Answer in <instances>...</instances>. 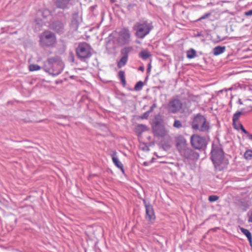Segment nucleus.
Here are the masks:
<instances>
[{
    "label": "nucleus",
    "mask_w": 252,
    "mask_h": 252,
    "mask_svg": "<svg viewBox=\"0 0 252 252\" xmlns=\"http://www.w3.org/2000/svg\"><path fill=\"white\" fill-rule=\"evenodd\" d=\"M176 146L178 150L180 153H184L186 155L187 157L191 159L193 158H199V154L196 152L193 151L189 148H187V141L185 138L179 135L175 138Z\"/></svg>",
    "instance_id": "nucleus-1"
},
{
    "label": "nucleus",
    "mask_w": 252,
    "mask_h": 252,
    "mask_svg": "<svg viewBox=\"0 0 252 252\" xmlns=\"http://www.w3.org/2000/svg\"><path fill=\"white\" fill-rule=\"evenodd\" d=\"M192 127L194 129L205 132L210 129V125L205 117L201 115H197L192 121Z\"/></svg>",
    "instance_id": "nucleus-2"
},
{
    "label": "nucleus",
    "mask_w": 252,
    "mask_h": 252,
    "mask_svg": "<svg viewBox=\"0 0 252 252\" xmlns=\"http://www.w3.org/2000/svg\"><path fill=\"white\" fill-rule=\"evenodd\" d=\"M136 31V35L140 38H144L153 29V26L151 22H145L142 23H137L134 26Z\"/></svg>",
    "instance_id": "nucleus-3"
},
{
    "label": "nucleus",
    "mask_w": 252,
    "mask_h": 252,
    "mask_svg": "<svg viewBox=\"0 0 252 252\" xmlns=\"http://www.w3.org/2000/svg\"><path fill=\"white\" fill-rule=\"evenodd\" d=\"M211 159L215 167L221 170L224 159L222 150L220 148L214 149L211 152Z\"/></svg>",
    "instance_id": "nucleus-4"
},
{
    "label": "nucleus",
    "mask_w": 252,
    "mask_h": 252,
    "mask_svg": "<svg viewBox=\"0 0 252 252\" xmlns=\"http://www.w3.org/2000/svg\"><path fill=\"white\" fill-rule=\"evenodd\" d=\"M56 41L57 39L55 34L50 31L44 32L40 37V43L43 46H52L56 43Z\"/></svg>",
    "instance_id": "nucleus-5"
},
{
    "label": "nucleus",
    "mask_w": 252,
    "mask_h": 252,
    "mask_svg": "<svg viewBox=\"0 0 252 252\" xmlns=\"http://www.w3.org/2000/svg\"><path fill=\"white\" fill-rule=\"evenodd\" d=\"M91 46L86 42L80 43L76 48V54L81 59L91 57Z\"/></svg>",
    "instance_id": "nucleus-6"
},
{
    "label": "nucleus",
    "mask_w": 252,
    "mask_h": 252,
    "mask_svg": "<svg viewBox=\"0 0 252 252\" xmlns=\"http://www.w3.org/2000/svg\"><path fill=\"white\" fill-rule=\"evenodd\" d=\"M190 143L194 149L200 150L206 146L207 141L204 137L197 134H193L191 136Z\"/></svg>",
    "instance_id": "nucleus-7"
},
{
    "label": "nucleus",
    "mask_w": 252,
    "mask_h": 252,
    "mask_svg": "<svg viewBox=\"0 0 252 252\" xmlns=\"http://www.w3.org/2000/svg\"><path fill=\"white\" fill-rule=\"evenodd\" d=\"M50 66L52 68H49L48 71L54 76L59 75L62 71V63L57 62L55 59L51 58L48 61Z\"/></svg>",
    "instance_id": "nucleus-8"
},
{
    "label": "nucleus",
    "mask_w": 252,
    "mask_h": 252,
    "mask_svg": "<svg viewBox=\"0 0 252 252\" xmlns=\"http://www.w3.org/2000/svg\"><path fill=\"white\" fill-rule=\"evenodd\" d=\"M182 108L183 103L178 99H174L171 100L168 105L169 111L174 114L179 112Z\"/></svg>",
    "instance_id": "nucleus-9"
},
{
    "label": "nucleus",
    "mask_w": 252,
    "mask_h": 252,
    "mask_svg": "<svg viewBox=\"0 0 252 252\" xmlns=\"http://www.w3.org/2000/svg\"><path fill=\"white\" fill-rule=\"evenodd\" d=\"M143 202L146 209V219L153 222L156 220L153 207L149 204H148L145 200H143Z\"/></svg>",
    "instance_id": "nucleus-10"
},
{
    "label": "nucleus",
    "mask_w": 252,
    "mask_h": 252,
    "mask_svg": "<svg viewBox=\"0 0 252 252\" xmlns=\"http://www.w3.org/2000/svg\"><path fill=\"white\" fill-rule=\"evenodd\" d=\"M153 129L155 134L158 137H164L167 133V131L164 127L163 126L158 123H157L156 125L153 126Z\"/></svg>",
    "instance_id": "nucleus-11"
},
{
    "label": "nucleus",
    "mask_w": 252,
    "mask_h": 252,
    "mask_svg": "<svg viewBox=\"0 0 252 252\" xmlns=\"http://www.w3.org/2000/svg\"><path fill=\"white\" fill-rule=\"evenodd\" d=\"M130 38V33L128 29H124L120 32L119 40L123 44L126 43Z\"/></svg>",
    "instance_id": "nucleus-12"
},
{
    "label": "nucleus",
    "mask_w": 252,
    "mask_h": 252,
    "mask_svg": "<svg viewBox=\"0 0 252 252\" xmlns=\"http://www.w3.org/2000/svg\"><path fill=\"white\" fill-rule=\"evenodd\" d=\"M112 159L114 163V164L120 170L122 171L123 173H124L125 170L123 167V164L119 160L118 158L117 157V152L116 151H114L113 154L111 155Z\"/></svg>",
    "instance_id": "nucleus-13"
},
{
    "label": "nucleus",
    "mask_w": 252,
    "mask_h": 252,
    "mask_svg": "<svg viewBox=\"0 0 252 252\" xmlns=\"http://www.w3.org/2000/svg\"><path fill=\"white\" fill-rule=\"evenodd\" d=\"M243 114V112L240 111H237L236 112L233 116L232 118V121H233V124L234 126V127L236 129H238V127H237V123L239 125V120L240 117V116Z\"/></svg>",
    "instance_id": "nucleus-14"
},
{
    "label": "nucleus",
    "mask_w": 252,
    "mask_h": 252,
    "mask_svg": "<svg viewBox=\"0 0 252 252\" xmlns=\"http://www.w3.org/2000/svg\"><path fill=\"white\" fill-rule=\"evenodd\" d=\"M70 0H56L57 6L61 8L66 7Z\"/></svg>",
    "instance_id": "nucleus-15"
},
{
    "label": "nucleus",
    "mask_w": 252,
    "mask_h": 252,
    "mask_svg": "<svg viewBox=\"0 0 252 252\" xmlns=\"http://www.w3.org/2000/svg\"><path fill=\"white\" fill-rule=\"evenodd\" d=\"M225 50V46H218L213 49V54L215 56H218L223 53Z\"/></svg>",
    "instance_id": "nucleus-16"
},
{
    "label": "nucleus",
    "mask_w": 252,
    "mask_h": 252,
    "mask_svg": "<svg viewBox=\"0 0 252 252\" xmlns=\"http://www.w3.org/2000/svg\"><path fill=\"white\" fill-rule=\"evenodd\" d=\"M241 231L247 237L250 244H252V235L250 231L243 227L240 228Z\"/></svg>",
    "instance_id": "nucleus-17"
},
{
    "label": "nucleus",
    "mask_w": 252,
    "mask_h": 252,
    "mask_svg": "<svg viewBox=\"0 0 252 252\" xmlns=\"http://www.w3.org/2000/svg\"><path fill=\"white\" fill-rule=\"evenodd\" d=\"M151 56V53L149 52V51L146 50H144L141 51L139 53V57L141 58L143 60H147L148 58Z\"/></svg>",
    "instance_id": "nucleus-18"
},
{
    "label": "nucleus",
    "mask_w": 252,
    "mask_h": 252,
    "mask_svg": "<svg viewBox=\"0 0 252 252\" xmlns=\"http://www.w3.org/2000/svg\"><path fill=\"white\" fill-rule=\"evenodd\" d=\"M196 56V52L193 49H190L187 52V57L188 59H193Z\"/></svg>",
    "instance_id": "nucleus-19"
},
{
    "label": "nucleus",
    "mask_w": 252,
    "mask_h": 252,
    "mask_svg": "<svg viewBox=\"0 0 252 252\" xmlns=\"http://www.w3.org/2000/svg\"><path fill=\"white\" fill-rule=\"evenodd\" d=\"M119 77L120 79L121 83L123 86V87H125L126 85V80L125 76V72L123 70H121L119 72Z\"/></svg>",
    "instance_id": "nucleus-20"
},
{
    "label": "nucleus",
    "mask_w": 252,
    "mask_h": 252,
    "mask_svg": "<svg viewBox=\"0 0 252 252\" xmlns=\"http://www.w3.org/2000/svg\"><path fill=\"white\" fill-rule=\"evenodd\" d=\"M127 61V57L126 56H123L118 63L119 68L125 66Z\"/></svg>",
    "instance_id": "nucleus-21"
},
{
    "label": "nucleus",
    "mask_w": 252,
    "mask_h": 252,
    "mask_svg": "<svg viewBox=\"0 0 252 252\" xmlns=\"http://www.w3.org/2000/svg\"><path fill=\"white\" fill-rule=\"evenodd\" d=\"M244 157L248 160L252 159V150L248 149L246 150L244 153Z\"/></svg>",
    "instance_id": "nucleus-22"
},
{
    "label": "nucleus",
    "mask_w": 252,
    "mask_h": 252,
    "mask_svg": "<svg viewBox=\"0 0 252 252\" xmlns=\"http://www.w3.org/2000/svg\"><path fill=\"white\" fill-rule=\"evenodd\" d=\"M143 86V83L142 81H139L135 85L134 89L135 91H140L142 89Z\"/></svg>",
    "instance_id": "nucleus-23"
},
{
    "label": "nucleus",
    "mask_w": 252,
    "mask_h": 252,
    "mask_svg": "<svg viewBox=\"0 0 252 252\" xmlns=\"http://www.w3.org/2000/svg\"><path fill=\"white\" fill-rule=\"evenodd\" d=\"M173 126L177 128H180L182 127V124L179 120H176L173 124Z\"/></svg>",
    "instance_id": "nucleus-24"
},
{
    "label": "nucleus",
    "mask_w": 252,
    "mask_h": 252,
    "mask_svg": "<svg viewBox=\"0 0 252 252\" xmlns=\"http://www.w3.org/2000/svg\"><path fill=\"white\" fill-rule=\"evenodd\" d=\"M219 198V197L217 195H211L209 196L208 200L210 202H215L217 201Z\"/></svg>",
    "instance_id": "nucleus-25"
},
{
    "label": "nucleus",
    "mask_w": 252,
    "mask_h": 252,
    "mask_svg": "<svg viewBox=\"0 0 252 252\" xmlns=\"http://www.w3.org/2000/svg\"><path fill=\"white\" fill-rule=\"evenodd\" d=\"M240 126V128L242 130V131L245 133V134H247V135L248 136V134L249 132L244 128V126H243V125L241 124H239V125Z\"/></svg>",
    "instance_id": "nucleus-26"
},
{
    "label": "nucleus",
    "mask_w": 252,
    "mask_h": 252,
    "mask_svg": "<svg viewBox=\"0 0 252 252\" xmlns=\"http://www.w3.org/2000/svg\"><path fill=\"white\" fill-rule=\"evenodd\" d=\"M40 69V67L39 65L36 64H32V71L38 70Z\"/></svg>",
    "instance_id": "nucleus-27"
},
{
    "label": "nucleus",
    "mask_w": 252,
    "mask_h": 252,
    "mask_svg": "<svg viewBox=\"0 0 252 252\" xmlns=\"http://www.w3.org/2000/svg\"><path fill=\"white\" fill-rule=\"evenodd\" d=\"M151 68H152V65H151V63H149L148 65V68H147V72L148 73H150V72H151Z\"/></svg>",
    "instance_id": "nucleus-28"
},
{
    "label": "nucleus",
    "mask_w": 252,
    "mask_h": 252,
    "mask_svg": "<svg viewBox=\"0 0 252 252\" xmlns=\"http://www.w3.org/2000/svg\"><path fill=\"white\" fill-rule=\"evenodd\" d=\"M245 15L247 16L252 15V9L245 13Z\"/></svg>",
    "instance_id": "nucleus-29"
},
{
    "label": "nucleus",
    "mask_w": 252,
    "mask_h": 252,
    "mask_svg": "<svg viewBox=\"0 0 252 252\" xmlns=\"http://www.w3.org/2000/svg\"><path fill=\"white\" fill-rule=\"evenodd\" d=\"M249 222H252V212L251 213L249 219Z\"/></svg>",
    "instance_id": "nucleus-30"
},
{
    "label": "nucleus",
    "mask_w": 252,
    "mask_h": 252,
    "mask_svg": "<svg viewBox=\"0 0 252 252\" xmlns=\"http://www.w3.org/2000/svg\"><path fill=\"white\" fill-rule=\"evenodd\" d=\"M248 138L251 140H252V134H248Z\"/></svg>",
    "instance_id": "nucleus-31"
},
{
    "label": "nucleus",
    "mask_w": 252,
    "mask_h": 252,
    "mask_svg": "<svg viewBox=\"0 0 252 252\" xmlns=\"http://www.w3.org/2000/svg\"><path fill=\"white\" fill-rule=\"evenodd\" d=\"M32 64H29V69L30 71H32Z\"/></svg>",
    "instance_id": "nucleus-32"
},
{
    "label": "nucleus",
    "mask_w": 252,
    "mask_h": 252,
    "mask_svg": "<svg viewBox=\"0 0 252 252\" xmlns=\"http://www.w3.org/2000/svg\"><path fill=\"white\" fill-rule=\"evenodd\" d=\"M139 69L142 71H143L144 70V68L143 66H140L139 67Z\"/></svg>",
    "instance_id": "nucleus-33"
},
{
    "label": "nucleus",
    "mask_w": 252,
    "mask_h": 252,
    "mask_svg": "<svg viewBox=\"0 0 252 252\" xmlns=\"http://www.w3.org/2000/svg\"><path fill=\"white\" fill-rule=\"evenodd\" d=\"M206 17H200V18H199L198 20H197L196 21H200L202 19H203L204 18H205Z\"/></svg>",
    "instance_id": "nucleus-34"
},
{
    "label": "nucleus",
    "mask_w": 252,
    "mask_h": 252,
    "mask_svg": "<svg viewBox=\"0 0 252 252\" xmlns=\"http://www.w3.org/2000/svg\"><path fill=\"white\" fill-rule=\"evenodd\" d=\"M138 127H144V128H145V126H144L143 125L138 126Z\"/></svg>",
    "instance_id": "nucleus-35"
},
{
    "label": "nucleus",
    "mask_w": 252,
    "mask_h": 252,
    "mask_svg": "<svg viewBox=\"0 0 252 252\" xmlns=\"http://www.w3.org/2000/svg\"><path fill=\"white\" fill-rule=\"evenodd\" d=\"M143 164H144V165H146V166L148 165V164L147 163V162H144V163H143Z\"/></svg>",
    "instance_id": "nucleus-36"
},
{
    "label": "nucleus",
    "mask_w": 252,
    "mask_h": 252,
    "mask_svg": "<svg viewBox=\"0 0 252 252\" xmlns=\"http://www.w3.org/2000/svg\"><path fill=\"white\" fill-rule=\"evenodd\" d=\"M205 16H209L208 14H206Z\"/></svg>",
    "instance_id": "nucleus-37"
}]
</instances>
